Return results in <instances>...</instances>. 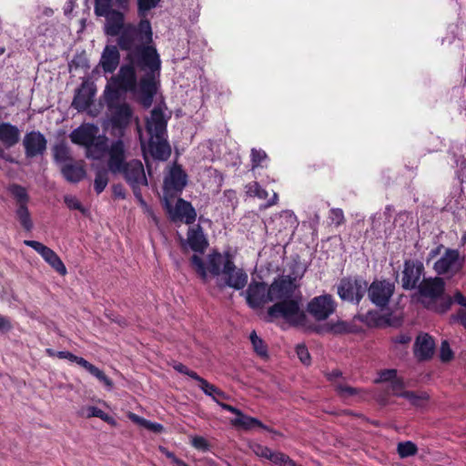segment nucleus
Returning <instances> with one entry per match:
<instances>
[{
  "mask_svg": "<svg viewBox=\"0 0 466 466\" xmlns=\"http://www.w3.org/2000/svg\"><path fill=\"white\" fill-rule=\"evenodd\" d=\"M113 0H95L94 11L96 16L106 15L107 12L113 10Z\"/></svg>",
  "mask_w": 466,
  "mask_h": 466,
  "instance_id": "49530a36",
  "label": "nucleus"
},
{
  "mask_svg": "<svg viewBox=\"0 0 466 466\" xmlns=\"http://www.w3.org/2000/svg\"><path fill=\"white\" fill-rule=\"evenodd\" d=\"M459 254L457 250L448 249L445 254L434 264V269L438 274H446L457 261Z\"/></svg>",
  "mask_w": 466,
  "mask_h": 466,
  "instance_id": "2f4dec72",
  "label": "nucleus"
},
{
  "mask_svg": "<svg viewBox=\"0 0 466 466\" xmlns=\"http://www.w3.org/2000/svg\"><path fill=\"white\" fill-rule=\"evenodd\" d=\"M379 376L378 381L380 382H391L398 377L397 370L394 369L383 370Z\"/></svg>",
  "mask_w": 466,
  "mask_h": 466,
  "instance_id": "5fc2aeb1",
  "label": "nucleus"
},
{
  "mask_svg": "<svg viewBox=\"0 0 466 466\" xmlns=\"http://www.w3.org/2000/svg\"><path fill=\"white\" fill-rule=\"evenodd\" d=\"M397 451L400 458H408L417 454L418 447L410 441H402L398 444Z\"/></svg>",
  "mask_w": 466,
  "mask_h": 466,
  "instance_id": "a19ab883",
  "label": "nucleus"
},
{
  "mask_svg": "<svg viewBox=\"0 0 466 466\" xmlns=\"http://www.w3.org/2000/svg\"><path fill=\"white\" fill-rule=\"evenodd\" d=\"M391 340L395 344L407 345L411 341V337L408 333H401L393 337Z\"/></svg>",
  "mask_w": 466,
  "mask_h": 466,
  "instance_id": "052dcab7",
  "label": "nucleus"
},
{
  "mask_svg": "<svg viewBox=\"0 0 466 466\" xmlns=\"http://www.w3.org/2000/svg\"><path fill=\"white\" fill-rule=\"evenodd\" d=\"M112 83L118 85V87L122 88L123 92H131L137 97V101L145 108H149L152 104L154 97L145 99V95L140 90V79L137 81V68L133 66L129 62L120 66L118 73L111 77Z\"/></svg>",
  "mask_w": 466,
  "mask_h": 466,
  "instance_id": "39448f33",
  "label": "nucleus"
},
{
  "mask_svg": "<svg viewBox=\"0 0 466 466\" xmlns=\"http://www.w3.org/2000/svg\"><path fill=\"white\" fill-rule=\"evenodd\" d=\"M174 370L181 374L187 375L189 378L197 380L198 382L200 380L202 377H200L196 371L188 369L183 363L177 362L173 366Z\"/></svg>",
  "mask_w": 466,
  "mask_h": 466,
  "instance_id": "8fccbe9b",
  "label": "nucleus"
},
{
  "mask_svg": "<svg viewBox=\"0 0 466 466\" xmlns=\"http://www.w3.org/2000/svg\"><path fill=\"white\" fill-rule=\"evenodd\" d=\"M337 390L341 394L345 393L349 396H354L358 393V390L356 388L341 384L337 386Z\"/></svg>",
  "mask_w": 466,
  "mask_h": 466,
  "instance_id": "680f3d73",
  "label": "nucleus"
},
{
  "mask_svg": "<svg viewBox=\"0 0 466 466\" xmlns=\"http://www.w3.org/2000/svg\"><path fill=\"white\" fill-rule=\"evenodd\" d=\"M315 331L319 334L330 333L333 335H344L354 332L353 326L345 320H337L327 322L323 326L315 328Z\"/></svg>",
  "mask_w": 466,
  "mask_h": 466,
  "instance_id": "c756f323",
  "label": "nucleus"
},
{
  "mask_svg": "<svg viewBox=\"0 0 466 466\" xmlns=\"http://www.w3.org/2000/svg\"><path fill=\"white\" fill-rule=\"evenodd\" d=\"M160 0H137V15L140 18L139 22L148 20L147 18L148 11L155 8Z\"/></svg>",
  "mask_w": 466,
  "mask_h": 466,
  "instance_id": "ea45409f",
  "label": "nucleus"
},
{
  "mask_svg": "<svg viewBox=\"0 0 466 466\" xmlns=\"http://www.w3.org/2000/svg\"><path fill=\"white\" fill-rule=\"evenodd\" d=\"M451 298L452 299V303L456 302L461 306V309H466V297L461 291H456L453 295V298Z\"/></svg>",
  "mask_w": 466,
  "mask_h": 466,
  "instance_id": "e2e57ef3",
  "label": "nucleus"
},
{
  "mask_svg": "<svg viewBox=\"0 0 466 466\" xmlns=\"http://www.w3.org/2000/svg\"><path fill=\"white\" fill-rule=\"evenodd\" d=\"M167 120L161 108L155 107L150 117L147 119L146 128L150 137L162 138L167 137Z\"/></svg>",
  "mask_w": 466,
  "mask_h": 466,
  "instance_id": "aec40b11",
  "label": "nucleus"
},
{
  "mask_svg": "<svg viewBox=\"0 0 466 466\" xmlns=\"http://www.w3.org/2000/svg\"><path fill=\"white\" fill-rule=\"evenodd\" d=\"M390 388L396 396L402 397V392L405 391L403 380L397 377L393 381L390 382Z\"/></svg>",
  "mask_w": 466,
  "mask_h": 466,
  "instance_id": "4d7b16f0",
  "label": "nucleus"
},
{
  "mask_svg": "<svg viewBox=\"0 0 466 466\" xmlns=\"http://www.w3.org/2000/svg\"><path fill=\"white\" fill-rule=\"evenodd\" d=\"M64 202L69 209L78 210L82 214H86V209L83 207L81 202L76 197L66 196L64 198Z\"/></svg>",
  "mask_w": 466,
  "mask_h": 466,
  "instance_id": "09e8293b",
  "label": "nucleus"
},
{
  "mask_svg": "<svg viewBox=\"0 0 466 466\" xmlns=\"http://www.w3.org/2000/svg\"><path fill=\"white\" fill-rule=\"evenodd\" d=\"M402 397L408 400L412 405L420 407L423 402L429 400V396L426 393L418 394L412 390H406L402 392Z\"/></svg>",
  "mask_w": 466,
  "mask_h": 466,
  "instance_id": "c03bdc74",
  "label": "nucleus"
},
{
  "mask_svg": "<svg viewBox=\"0 0 466 466\" xmlns=\"http://www.w3.org/2000/svg\"><path fill=\"white\" fill-rule=\"evenodd\" d=\"M107 167L113 174L123 175L129 186L136 184L147 186V179L142 162L138 159L126 161L125 145L121 139L115 141L111 145Z\"/></svg>",
  "mask_w": 466,
  "mask_h": 466,
  "instance_id": "7ed1b4c3",
  "label": "nucleus"
},
{
  "mask_svg": "<svg viewBox=\"0 0 466 466\" xmlns=\"http://www.w3.org/2000/svg\"><path fill=\"white\" fill-rule=\"evenodd\" d=\"M23 146L25 157L31 159L46 153L47 140L40 131H30L25 135Z\"/></svg>",
  "mask_w": 466,
  "mask_h": 466,
  "instance_id": "2eb2a0df",
  "label": "nucleus"
},
{
  "mask_svg": "<svg viewBox=\"0 0 466 466\" xmlns=\"http://www.w3.org/2000/svg\"><path fill=\"white\" fill-rule=\"evenodd\" d=\"M108 184V175L105 170H98L94 181V189L97 195L101 194Z\"/></svg>",
  "mask_w": 466,
  "mask_h": 466,
  "instance_id": "a18cd8bd",
  "label": "nucleus"
},
{
  "mask_svg": "<svg viewBox=\"0 0 466 466\" xmlns=\"http://www.w3.org/2000/svg\"><path fill=\"white\" fill-rule=\"evenodd\" d=\"M440 358L441 361L448 362L453 359V352L447 340H443L441 345Z\"/></svg>",
  "mask_w": 466,
  "mask_h": 466,
  "instance_id": "603ef678",
  "label": "nucleus"
},
{
  "mask_svg": "<svg viewBox=\"0 0 466 466\" xmlns=\"http://www.w3.org/2000/svg\"><path fill=\"white\" fill-rule=\"evenodd\" d=\"M329 218L336 227H339L345 222L344 213L341 208H331Z\"/></svg>",
  "mask_w": 466,
  "mask_h": 466,
  "instance_id": "864d4df0",
  "label": "nucleus"
},
{
  "mask_svg": "<svg viewBox=\"0 0 466 466\" xmlns=\"http://www.w3.org/2000/svg\"><path fill=\"white\" fill-rule=\"evenodd\" d=\"M249 339L256 354L261 358H268V346L264 340L257 335L255 330L250 333Z\"/></svg>",
  "mask_w": 466,
  "mask_h": 466,
  "instance_id": "c9c22d12",
  "label": "nucleus"
},
{
  "mask_svg": "<svg viewBox=\"0 0 466 466\" xmlns=\"http://www.w3.org/2000/svg\"><path fill=\"white\" fill-rule=\"evenodd\" d=\"M79 413L83 417H86V418L96 417V418H99L102 420L106 421V422H108L111 420V418L109 417L108 414H106L104 410H102L101 409H99L96 406L83 407L80 410Z\"/></svg>",
  "mask_w": 466,
  "mask_h": 466,
  "instance_id": "58836bf2",
  "label": "nucleus"
},
{
  "mask_svg": "<svg viewBox=\"0 0 466 466\" xmlns=\"http://www.w3.org/2000/svg\"><path fill=\"white\" fill-rule=\"evenodd\" d=\"M141 426L156 433H160L164 431V426L162 424L152 422L147 420H143L141 421Z\"/></svg>",
  "mask_w": 466,
  "mask_h": 466,
  "instance_id": "13d9d810",
  "label": "nucleus"
},
{
  "mask_svg": "<svg viewBox=\"0 0 466 466\" xmlns=\"http://www.w3.org/2000/svg\"><path fill=\"white\" fill-rule=\"evenodd\" d=\"M435 343L431 336L427 333L420 334L414 343V355L420 360L425 361L432 358Z\"/></svg>",
  "mask_w": 466,
  "mask_h": 466,
  "instance_id": "393cba45",
  "label": "nucleus"
},
{
  "mask_svg": "<svg viewBox=\"0 0 466 466\" xmlns=\"http://www.w3.org/2000/svg\"><path fill=\"white\" fill-rule=\"evenodd\" d=\"M24 244L35 250L44 258V260L59 275H66L67 270L64 262L53 249L36 240H24Z\"/></svg>",
  "mask_w": 466,
  "mask_h": 466,
  "instance_id": "4468645a",
  "label": "nucleus"
},
{
  "mask_svg": "<svg viewBox=\"0 0 466 466\" xmlns=\"http://www.w3.org/2000/svg\"><path fill=\"white\" fill-rule=\"evenodd\" d=\"M11 328L12 325L9 319L0 314V330H9Z\"/></svg>",
  "mask_w": 466,
  "mask_h": 466,
  "instance_id": "774afa93",
  "label": "nucleus"
},
{
  "mask_svg": "<svg viewBox=\"0 0 466 466\" xmlns=\"http://www.w3.org/2000/svg\"><path fill=\"white\" fill-rule=\"evenodd\" d=\"M98 127L93 124L82 125L79 127L72 131L70 135L71 141L74 144L84 146L86 147H100L104 142H98L96 140V134Z\"/></svg>",
  "mask_w": 466,
  "mask_h": 466,
  "instance_id": "a211bd4d",
  "label": "nucleus"
},
{
  "mask_svg": "<svg viewBox=\"0 0 466 466\" xmlns=\"http://www.w3.org/2000/svg\"><path fill=\"white\" fill-rule=\"evenodd\" d=\"M250 157L252 170L258 167H266V163L268 161L267 153L262 149L252 148L250 152Z\"/></svg>",
  "mask_w": 466,
  "mask_h": 466,
  "instance_id": "4c0bfd02",
  "label": "nucleus"
},
{
  "mask_svg": "<svg viewBox=\"0 0 466 466\" xmlns=\"http://www.w3.org/2000/svg\"><path fill=\"white\" fill-rule=\"evenodd\" d=\"M8 192L15 201V217L21 227L26 232L32 231L34 223L28 209L30 197L26 188L19 184L13 183L8 186Z\"/></svg>",
  "mask_w": 466,
  "mask_h": 466,
  "instance_id": "0eeeda50",
  "label": "nucleus"
},
{
  "mask_svg": "<svg viewBox=\"0 0 466 466\" xmlns=\"http://www.w3.org/2000/svg\"><path fill=\"white\" fill-rule=\"evenodd\" d=\"M254 453L260 457L268 460L269 456L271 455L272 450L269 449L267 446L261 445V444H255L252 448Z\"/></svg>",
  "mask_w": 466,
  "mask_h": 466,
  "instance_id": "6e6d98bb",
  "label": "nucleus"
},
{
  "mask_svg": "<svg viewBox=\"0 0 466 466\" xmlns=\"http://www.w3.org/2000/svg\"><path fill=\"white\" fill-rule=\"evenodd\" d=\"M395 291L394 283L387 279H375L367 285L368 298L372 304L380 309L386 308Z\"/></svg>",
  "mask_w": 466,
  "mask_h": 466,
  "instance_id": "9d476101",
  "label": "nucleus"
},
{
  "mask_svg": "<svg viewBox=\"0 0 466 466\" xmlns=\"http://www.w3.org/2000/svg\"><path fill=\"white\" fill-rule=\"evenodd\" d=\"M268 315L270 319L282 318L292 326H302L307 320L299 300L292 298L273 304L268 309Z\"/></svg>",
  "mask_w": 466,
  "mask_h": 466,
  "instance_id": "423d86ee",
  "label": "nucleus"
},
{
  "mask_svg": "<svg viewBox=\"0 0 466 466\" xmlns=\"http://www.w3.org/2000/svg\"><path fill=\"white\" fill-rule=\"evenodd\" d=\"M101 17L106 18L104 30L106 35L110 36L119 37V35H122L127 30L128 25H136L132 23L125 24L124 12L116 9L107 12L106 15H102Z\"/></svg>",
  "mask_w": 466,
  "mask_h": 466,
  "instance_id": "6ab92c4d",
  "label": "nucleus"
},
{
  "mask_svg": "<svg viewBox=\"0 0 466 466\" xmlns=\"http://www.w3.org/2000/svg\"><path fill=\"white\" fill-rule=\"evenodd\" d=\"M222 274L224 278L217 281L219 289L228 287L236 290H241L248 284V276L247 272L243 268H237L233 257L228 251L226 252V262Z\"/></svg>",
  "mask_w": 466,
  "mask_h": 466,
  "instance_id": "6e6552de",
  "label": "nucleus"
},
{
  "mask_svg": "<svg viewBox=\"0 0 466 466\" xmlns=\"http://www.w3.org/2000/svg\"><path fill=\"white\" fill-rule=\"evenodd\" d=\"M218 405H219L223 410H227V411H229V412H231V413H233V414H236V415H237V417H238V416H242V411H241L239 409H238V408H236V407L232 406V405H229V404H228V403L221 402V401L218 403Z\"/></svg>",
  "mask_w": 466,
  "mask_h": 466,
  "instance_id": "0e129e2a",
  "label": "nucleus"
},
{
  "mask_svg": "<svg viewBox=\"0 0 466 466\" xmlns=\"http://www.w3.org/2000/svg\"><path fill=\"white\" fill-rule=\"evenodd\" d=\"M270 301H282L293 297L295 291L294 280L289 276L277 278L268 286Z\"/></svg>",
  "mask_w": 466,
  "mask_h": 466,
  "instance_id": "dca6fc26",
  "label": "nucleus"
},
{
  "mask_svg": "<svg viewBox=\"0 0 466 466\" xmlns=\"http://www.w3.org/2000/svg\"><path fill=\"white\" fill-rule=\"evenodd\" d=\"M367 291V281L361 277L342 278L338 286V295L343 301L359 305Z\"/></svg>",
  "mask_w": 466,
  "mask_h": 466,
  "instance_id": "1a4fd4ad",
  "label": "nucleus"
},
{
  "mask_svg": "<svg viewBox=\"0 0 466 466\" xmlns=\"http://www.w3.org/2000/svg\"><path fill=\"white\" fill-rule=\"evenodd\" d=\"M354 319L365 324L368 328H381L391 326V314H380L375 309H370L366 313H358Z\"/></svg>",
  "mask_w": 466,
  "mask_h": 466,
  "instance_id": "b1692460",
  "label": "nucleus"
},
{
  "mask_svg": "<svg viewBox=\"0 0 466 466\" xmlns=\"http://www.w3.org/2000/svg\"><path fill=\"white\" fill-rule=\"evenodd\" d=\"M120 62V54L116 46H106L99 65L105 73L112 74L117 68Z\"/></svg>",
  "mask_w": 466,
  "mask_h": 466,
  "instance_id": "bb28decb",
  "label": "nucleus"
},
{
  "mask_svg": "<svg viewBox=\"0 0 466 466\" xmlns=\"http://www.w3.org/2000/svg\"><path fill=\"white\" fill-rule=\"evenodd\" d=\"M424 265L418 259H406L401 272V288L404 290L418 289L420 303L429 311L443 315L451 306L452 299L445 294V281L442 278H424Z\"/></svg>",
  "mask_w": 466,
  "mask_h": 466,
  "instance_id": "f03ea898",
  "label": "nucleus"
},
{
  "mask_svg": "<svg viewBox=\"0 0 466 466\" xmlns=\"http://www.w3.org/2000/svg\"><path fill=\"white\" fill-rule=\"evenodd\" d=\"M56 357L58 359H66L71 362H76L79 366L86 370L91 375L96 377L100 382L104 383L106 387L112 388L113 381L109 379L103 370L87 361L82 357H78L67 350L57 351Z\"/></svg>",
  "mask_w": 466,
  "mask_h": 466,
  "instance_id": "f3484780",
  "label": "nucleus"
},
{
  "mask_svg": "<svg viewBox=\"0 0 466 466\" xmlns=\"http://www.w3.org/2000/svg\"><path fill=\"white\" fill-rule=\"evenodd\" d=\"M149 152L151 156L157 160L165 161L171 155V147L167 140V137L162 138H149Z\"/></svg>",
  "mask_w": 466,
  "mask_h": 466,
  "instance_id": "c85d7f7f",
  "label": "nucleus"
},
{
  "mask_svg": "<svg viewBox=\"0 0 466 466\" xmlns=\"http://www.w3.org/2000/svg\"><path fill=\"white\" fill-rule=\"evenodd\" d=\"M268 461L279 466H296V462L287 454L280 451H271Z\"/></svg>",
  "mask_w": 466,
  "mask_h": 466,
  "instance_id": "37998d69",
  "label": "nucleus"
},
{
  "mask_svg": "<svg viewBox=\"0 0 466 466\" xmlns=\"http://www.w3.org/2000/svg\"><path fill=\"white\" fill-rule=\"evenodd\" d=\"M449 323L451 325L458 323L466 329V309H459L455 313L451 314Z\"/></svg>",
  "mask_w": 466,
  "mask_h": 466,
  "instance_id": "de8ad7c7",
  "label": "nucleus"
},
{
  "mask_svg": "<svg viewBox=\"0 0 466 466\" xmlns=\"http://www.w3.org/2000/svg\"><path fill=\"white\" fill-rule=\"evenodd\" d=\"M225 262L226 252L222 254L218 249H213L208 255L207 265L203 258L197 254H193L189 258L190 267L203 283L208 282V274L212 277H219L223 273Z\"/></svg>",
  "mask_w": 466,
  "mask_h": 466,
  "instance_id": "20e7f679",
  "label": "nucleus"
},
{
  "mask_svg": "<svg viewBox=\"0 0 466 466\" xmlns=\"http://www.w3.org/2000/svg\"><path fill=\"white\" fill-rule=\"evenodd\" d=\"M20 140L19 128L9 123H0V142L6 147L10 148L15 147Z\"/></svg>",
  "mask_w": 466,
  "mask_h": 466,
  "instance_id": "cd10ccee",
  "label": "nucleus"
},
{
  "mask_svg": "<svg viewBox=\"0 0 466 466\" xmlns=\"http://www.w3.org/2000/svg\"><path fill=\"white\" fill-rule=\"evenodd\" d=\"M192 445L196 449L203 451H208V447H209L208 441L204 437H201V436L194 437L192 440Z\"/></svg>",
  "mask_w": 466,
  "mask_h": 466,
  "instance_id": "bf43d9fd",
  "label": "nucleus"
},
{
  "mask_svg": "<svg viewBox=\"0 0 466 466\" xmlns=\"http://www.w3.org/2000/svg\"><path fill=\"white\" fill-rule=\"evenodd\" d=\"M296 353L299 359V360L304 364L309 366L311 361L310 354L309 352L308 348L304 344H299L296 347Z\"/></svg>",
  "mask_w": 466,
  "mask_h": 466,
  "instance_id": "3c124183",
  "label": "nucleus"
},
{
  "mask_svg": "<svg viewBox=\"0 0 466 466\" xmlns=\"http://www.w3.org/2000/svg\"><path fill=\"white\" fill-rule=\"evenodd\" d=\"M153 31L149 20L138 22L137 25H128L122 35L117 37V46L127 51L126 61L138 71L143 72L140 77V90L145 99L154 97L157 92L161 72V59L157 48L152 45Z\"/></svg>",
  "mask_w": 466,
  "mask_h": 466,
  "instance_id": "f257e3e1",
  "label": "nucleus"
},
{
  "mask_svg": "<svg viewBox=\"0 0 466 466\" xmlns=\"http://www.w3.org/2000/svg\"><path fill=\"white\" fill-rule=\"evenodd\" d=\"M95 95L96 88L92 84L82 83L75 93L72 106L78 112L86 111L92 105Z\"/></svg>",
  "mask_w": 466,
  "mask_h": 466,
  "instance_id": "5701e85b",
  "label": "nucleus"
},
{
  "mask_svg": "<svg viewBox=\"0 0 466 466\" xmlns=\"http://www.w3.org/2000/svg\"><path fill=\"white\" fill-rule=\"evenodd\" d=\"M187 238L186 242L189 246L192 251L195 253L204 254L208 247V241L203 232V228L200 225H197L194 228H190L187 230Z\"/></svg>",
  "mask_w": 466,
  "mask_h": 466,
  "instance_id": "a878e982",
  "label": "nucleus"
},
{
  "mask_svg": "<svg viewBox=\"0 0 466 466\" xmlns=\"http://www.w3.org/2000/svg\"><path fill=\"white\" fill-rule=\"evenodd\" d=\"M231 423L233 426L238 427V428H242L243 430H246V431L251 430L255 427H258L267 431H269V432L271 431V430L268 426L263 424L259 420L250 417V416H248V415H245L243 412H242V416H238V417L235 418L234 420H231Z\"/></svg>",
  "mask_w": 466,
  "mask_h": 466,
  "instance_id": "473e14b6",
  "label": "nucleus"
},
{
  "mask_svg": "<svg viewBox=\"0 0 466 466\" xmlns=\"http://www.w3.org/2000/svg\"><path fill=\"white\" fill-rule=\"evenodd\" d=\"M246 192L248 196L258 198L259 199H266L268 193L266 189L262 188L258 182L253 181L246 185Z\"/></svg>",
  "mask_w": 466,
  "mask_h": 466,
  "instance_id": "79ce46f5",
  "label": "nucleus"
},
{
  "mask_svg": "<svg viewBox=\"0 0 466 466\" xmlns=\"http://www.w3.org/2000/svg\"><path fill=\"white\" fill-rule=\"evenodd\" d=\"M198 386L202 390V391L207 395L212 398V400L218 404L220 402L219 399L228 400V396L221 390L219 388L211 384L204 378H201L198 381Z\"/></svg>",
  "mask_w": 466,
  "mask_h": 466,
  "instance_id": "72a5a7b5",
  "label": "nucleus"
},
{
  "mask_svg": "<svg viewBox=\"0 0 466 466\" xmlns=\"http://www.w3.org/2000/svg\"><path fill=\"white\" fill-rule=\"evenodd\" d=\"M187 175L180 165H174L169 175L164 180V191L168 194L170 191L182 192L187 186Z\"/></svg>",
  "mask_w": 466,
  "mask_h": 466,
  "instance_id": "4be33fe9",
  "label": "nucleus"
},
{
  "mask_svg": "<svg viewBox=\"0 0 466 466\" xmlns=\"http://www.w3.org/2000/svg\"><path fill=\"white\" fill-rule=\"evenodd\" d=\"M109 110L111 112L110 122L112 127L120 131L125 130L129 126L133 116L130 105L126 102L116 104L113 109Z\"/></svg>",
  "mask_w": 466,
  "mask_h": 466,
  "instance_id": "412c9836",
  "label": "nucleus"
},
{
  "mask_svg": "<svg viewBox=\"0 0 466 466\" xmlns=\"http://www.w3.org/2000/svg\"><path fill=\"white\" fill-rule=\"evenodd\" d=\"M337 308V303L330 294H323L314 297L307 305L308 313L317 321L326 320L332 315Z\"/></svg>",
  "mask_w": 466,
  "mask_h": 466,
  "instance_id": "9b49d317",
  "label": "nucleus"
},
{
  "mask_svg": "<svg viewBox=\"0 0 466 466\" xmlns=\"http://www.w3.org/2000/svg\"><path fill=\"white\" fill-rule=\"evenodd\" d=\"M166 456L177 466H188L183 460L177 458L173 452L166 451Z\"/></svg>",
  "mask_w": 466,
  "mask_h": 466,
  "instance_id": "69168bd1",
  "label": "nucleus"
},
{
  "mask_svg": "<svg viewBox=\"0 0 466 466\" xmlns=\"http://www.w3.org/2000/svg\"><path fill=\"white\" fill-rule=\"evenodd\" d=\"M53 153H54V159L58 164H62V163L65 164L67 161L70 162L73 160L70 156V151H69L68 147L64 143L56 144L53 148Z\"/></svg>",
  "mask_w": 466,
  "mask_h": 466,
  "instance_id": "e433bc0d",
  "label": "nucleus"
},
{
  "mask_svg": "<svg viewBox=\"0 0 466 466\" xmlns=\"http://www.w3.org/2000/svg\"><path fill=\"white\" fill-rule=\"evenodd\" d=\"M165 208L169 214L172 221H184L187 225H191L195 222L197 212L192 204L182 198H178L175 208L172 207L169 201L166 200Z\"/></svg>",
  "mask_w": 466,
  "mask_h": 466,
  "instance_id": "ddd939ff",
  "label": "nucleus"
},
{
  "mask_svg": "<svg viewBox=\"0 0 466 466\" xmlns=\"http://www.w3.org/2000/svg\"><path fill=\"white\" fill-rule=\"evenodd\" d=\"M241 294H244L242 292ZM246 302L252 309H262L269 302V293L267 283L264 281L252 280L245 291Z\"/></svg>",
  "mask_w": 466,
  "mask_h": 466,
  "instance_id": "f8f14e48",
  "label": "nucleus"
},
{
  "mask_svg": "<svg viewBox=\"0 0 466 466\" xmlns=\"http://www.w3.org/2000/svg\"><path fill=\"white\" fill-rule=\"evenodd\" d=\"M61 174L70 183H78L86 176V170L82 164L73 160L61 166Z\"/></svg>",
  "mask_w": 466,
  "mask_h": 466,
  "instance_id": "7c9ffc66",
  "label": "nucleus"
},
{
  "mask_svg": "<svg viewBox=\"0 0 466 466\" xmlns=\"http://www.w3.org/2000/svg\"><path fill=\"white\" fill-rule=\"evenodd\" d=\"M141 186H144V185L143 184H136V185H131L130 187L133 190L135 197L140 201V203L145 204V201H144L142 194H141V189H140Z\"/></svg>",
  "mask_w": 466,
  "mask_h": 466,
  "instance_id": "338daca9",
  "label": "nucleus"
},
{
  "mask_svg": "<svg viewBox=\"0 0 466 466\" xmlns=\"http://www.w3.org/2000/svg\"><path fill=\"white\" fill-rule=\"evenodd\" d=\"M121 92H123L122 88L118 87V85L112 83L111 79L105 91L108 109H113L116 104H119L118 100L120 99Z\"/></svg>",
  "mask_w": 466,
  "mask_h": 466,
  "instance_id": "f704fd0d",
  "label": "nucleus"
}]
</instances>
